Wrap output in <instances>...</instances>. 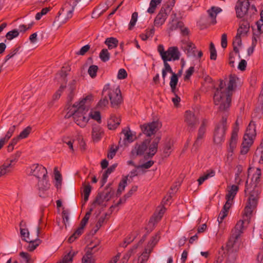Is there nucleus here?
I'll return each mask as SVG.
<instances>
[{
	"label": "nucleus",
	"instance_id": "nucleus-19",
	"mask_svg": "<svg viewBox=\"0 0 263 263\" xmlns=\"http://www.w3.org/2000/svg\"><path fill=\"white\" fill-rule=\"evenodd\" d=\"M239 131V126H234L231 139L229 143V147L228 151L229 153H233L234 149L235 148L237 142L238 133Z\"/></svg>",
	"mask_w": 263,
	"mask_h": 263
},
{
	"label": "nucleus",
	"instance_id": "nucleus-47",
	"mask_svg": "<svg viewBox=\"0 0 263 263\" xmlns=\"http://www.w3.org/2000/svg\"><path fill=\"white\" fill-rule=\"evenodd\" d=\"M20 233L23 240L25 241H29V239H30L29 232L27 229L21 228Z\"/></svg>",
	"mask_w": 263,
	"mask_h": 263
},
{
	"label": "nucleus",
	"instance_id": "nucleus-36",
	"mask_svg": "<svg viewBox=\"0 0 263 263\" xmlns=\"http://www.w3.org/2000/svg\"><path fill=\"white\" fill-rule=\"evenodd\" d=\"M118 40L113 37H108L106 39L104 43L108 46L109 49H111L117 47Z\"/></svg>",
	"mask_w": 263,
	"mask_h": 263
},
{
	"label": "nucleus",
	"instance_id": "nucleus-15",
	"mask_svg": "<svg viewBox=\"0 0 263 263\" xmlns=\"http://www.w3.org/2000/svg\"><path fill=\"white\" fill-rule=\"evenodd\" d=\"M158 125L159 123L158 122H152L141 125V128L144 134L150 137L157 132Z\"/></svg>",
	"mask_w": 263,
	"mask_h": 263
},
{
	"label": "nucleus",
	"instance_id": "nucleus-40",
	"mask_svg": "<svg viewBox=\"0 0 263 263\" xmlns=\"http://www.w3.org/2000/svg\"><path fill=\"white\" fill-rule=\"evenodd\" d=\"M245 134H247L253 137H254L256 135L255 130V124L252 121H251L249 124L247 128Z\"/></svg>",
	"mask_w": 263,
	"mask_h": 263
},
{
	"label": "nucleus",
	"instance_id": "nucleus-27",
	"mask_svg": "<svg viewBox=\"0 0 263 263\" xmlns=\"http://www.w3.org/2000/svg\"><path fill=\"white\" fill-rule=\"evenodd\" d=\"M227 248L228 251V257L226 263H234L237 256L236 253L238 250H235L232 248H229L228 246V244H227Z\"/></svg>",
	"mask_w": 263,
	"mask_h": 263
},
{
	"label": "nucleus",
	"instance_id": "nucleus-13",
	"mask_svg": "<svg viewBox=\"0 0 263 263\" xmlns=\"http://www.w3.org/2000/svg\"><path fill=\"white\" fill-rule=\"evenodd\" d=\"M208 124V120L204 119L202 120L201 124L198 131V136L196 141L194 143V147L196 148L201 145L202 143V139L206 131V127Z\"/></svg>",
	"mask_w": 263,
	"mask_h": 263
},
{
	"label": "nucleus",
	"instance_id": "nucleus-35",
	"mask_svg": "<svg viewBox=\"0 0 263 263\" xmlns=\"http://www.w3.org/2000/svg\"><path fill=\"white\" fill-rule=\"evenodd\" d=\"M178 82V78L177 74L175 73L172 74L171 77V80L170 82V85L171 89V91L175 94L176 86Z\"/></svg>",
	"mask_w": 263,
	"mask_h": 263
},
{
	"label": "nucleus",
	"instance_id": "nucleus-38",
	"mask_svg": "<svg viewBox=\"0 0 263 263\" xmlns=\"http://www.w3.org/2000/svg\"><path fill=\"white\" fill-rule=\"evenodd\" d=\"M109 185L110 184H108L105 188L104 191L102 192L104 195L103 199L106 201H108L114 194L113 190L111 188L109 187Z\"/></svg>",
	"mask_w": 263,
	"mask_h": 263
},
{
	"label": "nucleus",
	"instance_id": "nucleus-60",
	"mask_svg": "<svg viewBox=\"0 0 263 263\" xmlns=\"http://www.w3.org/2000/svg\"><path fill=\"white\" fill-rule=\"evenodd\" d=\"M78 252L70 251L67 253V263H72L73 257L77 254Z\"/></svg>",
	"mask_w": 263,
	"mask_h": 263
},
{
	"label": "nucleus",
	"instance_id": "nucleus-18",
	"mask_svg": "<svg viewBox=\"0 0 263 263\" xmlns=\"http://www.w3.org/2000/svg\"><path fill=\"white\" fill-rule=\"evenodd\" d=\"M149 140H145L141 144H137L135 148L132 151V155L134 156L142 155L147 149L148 145L149 144Z\"/></svg>",
	"mask_w": 263,
	"mask_h": 263
},
{
	"label": "nucleus",
	"instance_id": "nucleus-42",
	"mask_svg": "<svg viewBox=\"0 0 263 263\" xmlns=\"http://www.w3.org/2000/svg\"><path fill=\"white\" fill-rule=\"evenodd\" d=\"M99 57L102 61L106 62L110 59V53L107 49L104 48L101 51Z\"/></svg>",
	"mask_w": 263,
	"mask_h": 263
},
{
	"label": "nucleus",
	"instance_id": "nucleus-7",
	"mask_svg": "<svg viewBox=\"0 0 263 263\" xmlns=\"http://www.w3.org/2000/svg\"><path fill=\"white\" fill-rule=\"evenodd\" d=\"M184 122L189 132L194 130L199 123V118L191 110H186L184 114Z\"/></svg>",
	"mask_w": 263,
	"mask_h": 263
},
{
	"label": "nucleus",
	"instance_id": "nucleus-20",
	"mask_svg": "<svg viewBox=\"0 0 263 263\" xmlns=\"http://www.w3.org/2000/svg\"><path fill=\"white\" fill-rule=\"evenodd\" d=\"M50 184L48 180L47 175L45 177H42L41 179H39L38 186L40 197L43 198L46 197V195H41V191H47L50 188Z\"/></svg>",
	"mask_w": 263,
	"mask_h": 263
},
{
	"label": "nucleus",
	"instance_id": "nucleus-51",
	"mask_svg": "<svg viewBox=\"0 0 263 263\" xmlns=\"http://www.w3.org/2000/svg\"><path fill=\"white\" fill-rule=\"evenodd\" d=\"M138 13L135 12L132 14V18L129 24L128 29L131 30L136 25L138 19Z\"/></svg>",
	"mask_w": 263,
	"mask_h": 263
},
{
	"label": "nucleus",
	"instance_id": "nucleus-1",
	"mask_svg": "<svg viewBox=\"0 0 263 263\" xmlns=\"http://www.w3.org/2000/svg\"><path fill=\"white\" fill-rule=\"evenodd\" d=\"M238 78L234 74H230L228 87L222 80H220L219 86L216 88L213 100L214 104L219 105V111H227L231 103L232 91L236 86V80Z\"/></svg>",
	"mask_w": 263,
	"mask_h": 263
},
{
	"label": "nucleus",
	"instance_id": "nucleus-48",
	"mask_svg": "<svg viewBox=\"0 0 263 263\" xmlns=\"http://www.w3.org/2000/svg\"><path fill=\"white\" fill-rule=\"evenodd\" d=\"M107 216V214L105 213L104 216H101L99 218L98 222L96 224V229L95 230V233H96L99 230V229L102 227L103 224L105 222V219Z\"/></svg>",
	"mask_w": 263,
	"mask_h": 263
},
{
	"label": "nucleus",
	"instance_id": "nucleus-39",
	"mask_svg": "<svg viewBox=\"0 0 263 263\" xmlns=\"http://www.w3.org/2000/svg\"><path fill=\"white\" fill-rule=\"evenodd\" d=\"M162 0H151L149 4V7L147 9V12L153 14L155 12L157 5L161 3Z\"/></svg>",
	"mask_w": 263,
	"mask_h": 263
},
{
	"label": "nucleus",
	"instance_id": "nucleus-8",
	"mask_svg": "<svg viewBox=\"0 0 263 263\" xmlns=\"http://www.w3.org/2000/svg\"><path fill=\"white\" fill-rule=\"evenodd\" d=\"M92 210V209L91 208L89 211L86 213L85 215L81 221L79 227L69 237L68 239L69 242L71 243L74 241L83 233L84 228L87 223Z\"/></svg>",
	"mask_w": 263,
	"mask_h": 263
},
{
	"label": "nucleus",
	"instance_id": "nucleus-31",
	"mask_svg": "<svg viewBox=\"0 0 263 263\" xmlns=\"http://www.w3.org/2000/svg\"><path fill=\"white\" fill-rule=\"evenodd\" d=\"M183 26L184 24L182 22L173 20L172 21L170 22L168 24V32L170 33L171 32L180 27H183Z\"/></svg>",
	"mask_w": 263,
	"mask_h": 263
},
{
	"label": "nucleus",
	"instance_id": "nucleus-28",
	"mask_svg": "<svg viewBox=\"0 0 263 263\" xmlns=\"http://www.w3.org/2000/svg\"><path fill=\"white\" fill-rule=\"evenodd\" d=\"M83 189H82V194L83 195V199L82 200V205H84L86 202L88 201L89 196L90 195L91 191V186L89 184L86 185L85 184H83Z\"/></svg>",
	"mask_w": 263,
	"mask_h": 263
},
{
	"label": "nucleus",
	"instance_id": "nucleus-32",
	"mask_svg": "<svg viewBox=\"0 0 263 263\" xmlns=\"http://www.w3.org/2000/svg\"><path fill=\"white\" fill-rule=\"evenodd\" d=\"M117 166V164L115 163L110 166L104 173L102 175V178L101 180V186H103L106 182L108 175L113 172L116 167Z\"/></svg>",
	"mask_w": 263,
	"mask_h": 263
},
{
	"label": "nucleus",
	"instance_id": "nucleus-45",
	"mask_svg": "<svg viewBox=\"0 0 263 263\" xmlns=\"http://www.w3.org/2000/svg\"><path fill=\"white\" fill-rule=\"evenodd\" d=\"M122 134L124 135V141L126 140L129 142H132L133 141V135L130 130H127L126 129H123L122 132Z\"/></svg>",
	"mask_w": 263,
	"mask_h": 263
},
{
	"label": "nucleus",
	"instance_id": "nucleus-2",
	"mask_svg": "<svg viewBox=\"0 0 263 263\" xmlns=\"http://www.w3.org/2000/svg\"><path fill=\"white\" fill-rule=\"evenodd\" d=\"M261 171L257 168L251 178V182L248 184L246 181L245 192H250L247 204L245 207L246 215H249L256 208L261 192Z\"/></svg>",
	"mask_w": 263,
	"mask_h": 263
},
{
	"label": "nucleus",
	"instance_id": "nucleus-54",
	"mask_svg": "<svg viewBox=\"0 0 263 263\" xmlns=\"http://www.w3.org/2000/svg\"><path fill=\"white\" fill-rule=\"evenodd\" d=\"M19 32L17 30L13 29L11 31H9L6 35V38L9 40H11L14 37L18 36Z\"/></svg>",
	"mask_w": 263,
	"mask_h": 263
},
{
	"label": "nucleus",
	"instance_id": "nucleus-33",
	"mask_svg": "<svg viewBox=\"0 0 263 263\" xmlns=\"http://www.w3.org/2000/svg\"><path fill=\"white\" fill-rule=\"evenodd\" d=\"M215 171L214 170L210 169L206 171L204 175L199 178L198 182L199 185H201L205 180L214 176Z\"/></svg>",
	"mask_w": 263,
	"mask_h": 263
},
{
	"label": "nucleus",
	"instance_id": "nucleus-26",
	"mask_svg": "<svg viewBox=\"0 0 263 263\" xmlns=\"http://www.w3.org/2000/svg\"><path fill=\"white\" fill-rule=\"evenodd\" d=\"M238 186L236 185H233L231 186L230 190L228 191V193L226 196V202L232 203L234 198L238 191Z\"/></svg>",
	"mask_w": 263,
	"mask_h": 263
},
{
	"label": "nucleus",
	"instance_id": "nucleus-61",
	"mask_svg": "<svg viewBox=\"0 0 263 263\" xmlns=\"http://www.w3.org/2000/svg\"><path fill=\"white\" fill-rule=\"evenodd\" d=\"M90 46L89 45H86L83 46L79 51L77 52V55H84L90 49Z\"/></svg>",
	"mask_w": 263,
	"mask_h": 263
},
{
	"label": "nucleus",
	"instance_id": "nucleus-41",
	"mask_svg": "<svg viewBox=\"0 0 263 263\" xmlns=\"http://www.w3.org/2000/svg\"><path fill=\"white\" fill-rule=\"evenodd\" d=\"M127 177H125L120 182L117 192V196H120L122 192L124 190L125 187L127 185Z\"/></svg>",
	"mask_w": 263,
	"mask_h": 263
},
{
	"label": "nucleus",
	"instance_id": "nucleus-25",
	"mask_svg": "<svg viewBox=\"0 0 263 263\" xmlns=\"http://www.w3.org/2000/svg\"><path fill=\"white\" fill-rule=\"evenodd\" d=\"M160 140V138L159 137H157L153 140L152 144L149 146V152L147 154L148 157L152 158L156 153Z\"/></svg>",
	"mask_w": 263,
	"mask_h": 263
},
{
	"label": "nucleus",
	"instance_id": "nucleus-50",
	"mask_svg": "<svg viewBox=\"0 0 263 263\" xmlns=\"http://www.w3.org/2000/svg\"><path fill=\"white\" fill-rule=\"evenodd\" d=\"M210 59L212 60H216L217 58V51L214 44L212 42L210 44Z\"/></svg>",
	"mask_w": 263,
	"mask_h": 263
},
{
	"label": "nucleus",
	"instance_id": "nucleus-44",
	"mask_svg": "<svg viewBox=\"0 0 263 263\" xmlns=\"http://www.w3.org/2000/svg\"><path fill=\"white\" fill-rule=\"evenodd\" d=\"M88 117H89V119L91 118V119L96 120L99 123H100L101 122V114L99 111H91L89 113Z\"/></svg>",
	"mask_w": 263,
	"mask_h": 263
},
{
	"label": "nucleus",
	"instance_id": "nucleus-4",
	"mask_svg": "<svg viewBox=\"0 0 263 263\" xmlns=\"http://www.w3.org/2000/svg\"><path fill=\"white\" fill-rule=\"evenodd\" d=\"M251 215L252 213L249 215H246L245 213V209H244L243 220H240L237 222L234 229L232 230L231 236L227 242L228 246L229 248H232L235 250H239L240 246V241H239V238L241 233H243L244 222L250 219Z\"/></svg>",
	"mask_w": 263,
	"mask_h": 263
},
{
	"label": "nucleus",
	"instance_id": "nucleus-63",
	"mask_svg": "<svg viewBox=\"0 0 263 263\" xmlns=\"http://www.w3.org/2000/svg\"><path fill=\"white\" fill-rule=\"evenodd\" d=\"M194 72V67L193 66L190 67L185 72V74L184 77V81H187L190 79V77Z\"/></svg>",
	"mask_w": 263,
	"mask_h": 263
},
{
	"label": "nucleus",
	"instance_id": "nucleus-22",
	"mask_svg": "<svg viewBox=\"0 0 263 263\" xmlns=\"http://www.w3.org/2000/svg\"><path fill=\"white\" fill-rule=\"evenodd\" d=\"M180 56V53L177 47H170L166 50V59H170V61L172 60L174 61L178 60Z\"/></svg>",
	"mask_w": 263,
	"mask_h": 263
},
{
	"label": "nucleus",
	"instance_id": "nucleus-17",
	"mask_svg": "<svg viewBox=\"0 0 263 263\" xmlns=\"http://www.w3.org/2000/svg\"><path fill=\"white\" fill-rule=\"evenodd\" d=\"M61 208H57V216L55 219V223L60 230H63L64 226H66V211L64 208L61 211Z\"/></svg>",
	"mask_w": 263,
	"mask_h": 263
},
{
	"label": "nucleus",
	"instance_id": "nucleus-6",
	"mask_svg": "<svg viewBox=\"0 0 263 263\" xmlns=\"http://www.w3.org/2000/svg\"><path fill=\"white\" fill-rule=\"evenodd\" d=\"M227 116H222L221 121L215 127L214 132L213 141L219 144L224 141L225 132L227 130Z\"/></svg>",
	"mask_w": 263,
	"mask_h": 263
},
{
	"label": "nucleus",
	"instance_id": "nucleus-3",
	"mask_svg": "<svg viewBox=\"0 0 263 263\" xmlns=\"http://www.w3.org/2000/svg\"><path fill=\"white\" fill-rule=\"evenodd\" d=\"M103 99H101L98 103V106L99 107H103L108 104L107 97H108L111 105L112 107L118 106L122 102L121 91L119 88H111L110 85L107 84L105 85L102 92Z\"/></svg>",
	"mask_w": 263,
	"mask_h": 263
},
{
	"label": "nucleus",
	"instance_id": "nucleus-23",
	"mask_svg": "<svg viewBox=\"0 0 263 263\" xmlns=\"http://www.w3.org/2000/svg\"><path fill=\"white\" fill-rule=\"evenodd\" d=\"M121 119L115 115H111L108 120L107 126L109 129L114 130L120 125Z\"/></svg>",
	"mask_w": 263,
	"mask_h": 263
},
{
	"label": "nucleus",
	"instance_id": "nucleus-29",
	"mask_svg": "<svg viewBox=\"0 0 263 263\" xmlns=\"http://www.w3.org/2000/svg\"><path fill=\"white\" fill-rule=\"evenodd\" d=\"M232 203L226 202L223 206V208L219 214L218 221L219 223L222 222V220L228 215L229 210L230 209Z\"/></svg>",
	"mask_w": 263,
	"mask_h": 263
},
{
	"label": "nucleus",
	"instance_id": "nucleus-46",
	"mask_svg": "<svg viewBox=\"0 0 263 263\" xmlns=\"http://www.w3.org/2000/svg\"><path fill=\"white\" fill-rule=\"evenodd\" d=\"M32 130V127L30 126L26 127L20 134L18 135L21 139H25L30 134Z\"/></svg>",
	"mask_w": 263,
	"mask_h": 263
},
{
	"label": "nucleus",
	"instance_id": "nucleus-11",
	"mask_svg": "<svg viewBox=\"0 0 263 263\" xmlns=\"http://www.w3.org/2000/svg\"><path fill=\"white\" fill-rule=\"evenodd\" d=\"M29 175L35 176L38 179H41L47 175L46 168L42 165L33 164L29 167Z\"/></svg>",
	"mask_w": 263,
	"mask_h": 263
},
{
	"label": "nucleus",
	"instance_id": "nucleus-30",
	"mask_svg": "<svg viewBox=\"0 0 263 263\" xmlns=\"http://www.w3.org/2000/svg\"><path fill=\"white\" fill-rule=\"evenodd\" d=\"M221 9L219 7H212L210 9L208 10L209 16L212 19V23L215 24L216 23V17L217 14L221 11Z\"/></svg>",
	"mask_w": 263,
	"mask_h": 263
},
{
	"label": "nucleus",
	"instance_id": "nucleus-34",
	"mask_svg": "<svg viewBox=\"0 0 263 263\" xmlns=\"http://www.w3.org/2000/svg\"><path fill=\"white\" fill-rule=\"evenodd\" d=\"M27 242L29 243L27 247V250L28 251L31 252L34 251L36 247L41 243L42 240L37 238L34 240H30V239H29V241H27Z\"/></svg>",
	"mask_w": 263,
	"mask_h": 263
},
{
	"label": "nucleus",
	"instance_id": "nucleus-16",
	"mask_svg": "<svg viewBox=\"0 0 263 263\" xmlns=\"http://www.w3.org/2000/svg\"><path fill=\"white\" fill-rule=\"evenodd\" d=\"M253 138L247 134H245L243 141L241 144L240 153L242 155L246 154L249 151L250 147L253 143Z\"/></svg>",
	"mask_w": 263,
	"mask_h": 263
},
{
	"label": "nucleus",
	"instance_id": "nucleus-21",
	"mask_svg": "<svg viewBox=\"0 0 263 263\" xmlns=\"http://www.w3.org/2000/svg\"><path fill=\"white\" fill-rule=\"evenodd\" d=\"M196 48L195 44L191 42H183L182 45V49L188 57L196 55Z\"/></svg>",
	"mask_w": 263,
	"mask_h": 263
},
{
	"label": "nucleus",
	"instance_id": "nucleus-53",
	"mask_svg": "<svg viewBox=\"0 0 263 263\" xmlns=\"http://www.w3.org/2000/svg\"><path fill=\"white\" fill-rule=\"evenodd\" d=\"M16 126L13 125L11 126L8 132H7L5 136L3 138H2L4 140H5L7 142L8 141V140L10 139V138L12 137L13 135L15 130Z\"/></svg>",
	"mask_w": 263,
	"mask_h": 263
},
{
	"label": "nucleus",
	"instance_id": "nucleus-14",
	"mask_svg": "<svg viewBox=\"0 0 263 263\" xmlns=\"http://www.w3.org/2000/svg\"><path fill=\"white\" fill-rule=\"evenodd\" d=\"M20 156L21 153L17 152L14 158L10 160L9 162H6L0 166V177L11 172V168L13 166V163L17 161Z\"/></svg>",
	"mask_w": 263,
	"mask_h": 263
},
{
	"label": "nucleus",
	"instance_id": "nucleus-24",
	"mask_svg": "<svg viewBox=\"0 0 263 263\" xmlns=\"http://www.w3.org/2000/svg\"><path fill=\"white\" fill-rule=\"evenodd\" d=\"M77 81L73 80L69 82L68 85V96L67 98L68 102H71L76 93Z\"/></svg>",
	"mask_w": 263,
	"mask_h": 263
},
{
	"label": "nucleus",
	"instance_id": "nucleus-49",
	"mask_svg": "<svg viewBox=\"0 0 263 263\" xmlns=\"http://www.w3.org/2000/svg\"><path fill=\"white\" fill-rule=\"evenodd\" d=\"M20 255L25 263H33V261L29 253L22 252L20 253Z\"/></svg>",
	"mask_w": 263,
	"mask_h": 263
},
{
	"label": "nucleus",
	"instance_id": "nucleus-56",
	"mask_svg": "<svg viewBox=\"0 0 263 263\" xmlns=\"http://www.w3.org/2000/svg\"><path fill=\"white\" fill-rule=\"evenodd\" d=\"M50 10V7H45L42 9L41 12H38L35 15V19L40 20L42 16L46 14Z\"/></svg>",
	"mask_w": 263,
	"mask_h": 263
},
{
	"label": "nucleus",
	"instance_id": "nucleus-62",
	"mask_svg": "<svg viewBox=\"0 0 263 263\" xmlns=\"http://www.w3.org/2000/svg\"><path fill=\"white\" fill-rule=\"evenodd\" d=\"M103 198H104L103 194L102 193H99L97 195L93 203H97L98 205H101L104 201H105V200Z\"/></svg>",
	"mask_w": 263,
	"mask_h": 263
},
{
	"label": "nucleus",
	"instance_id": "nucleus-37",
	"mask_svg": "<svg viewBox=\"0 0 263 263\" xmlns=\"http://www.w3.org/2000/svg\"><path fill=\"white\" fill-rule=\"evenodd\" d=\"M54 177L55 180V186L58 189L61 186L62 179V175L58 171L57 167L54 168Z\"/></svg>",
	"mask_w": 263,
	"mask_h": 263
},
{
	"label": "nucleus",
	"instance_id": "nucleus-64",
	"mask_svg": "<svg viewBox=\"0 0 263 263\" xmlns=\"http://www.w3.org/2000/svg\"><path fill=\"white\" fill-rule=\"evenodd\" d=\"M159 238V236L158 234L155 235V236L152 237L151 240L149 241L148 245L150 246L151 248H153L154 247L157 243Z\"/></svg>",
	"mask_w": 263,
	"mask_h": 263
},
{
	"label": "nucleus",
	"instance_id": "nucleus-55",
	"mask_svg": "<svg viewBox=\"0 0 263 263\" xmlns=\"http://www.w3.org/2000/svg\"><path fill=\"white\" fill-rule=\"evenodd\" d=\"M56 79L59 81H64L66 79V69L64 67H63L60 72L57 74Z\"/></svg>",
	"mask_w": 263,
	"mask_h": 263
},
{
	"label": "nucleus",
	"instance_id": "nucleus-12",
	"mask_svg": "<svg viewBox=\"0 0 263 263\" xmlns=\"http://www.w3.org/2000/svg\"><path fill=\"white\" fill-rule=\"evenodd\" d=\"M73 118L75 123L81 127H84L89 120V117L86 116L87 112H81L73 110Z\"/></svg>",
	"mask_w": 263,
	"mask_h": 263
},
{
	"label": "nucleus",
	"instance_id": "nucleus-57",
	"mask_svg": "<svg viewBox=\"0 0 263 263\" xmlns=\"http://www.w3.org/2000/svg\"><path fill=\"white\" fill-rule=\"evenodd\" d=\"M163 61L164 62V68L162 69V70H164L172 74L174 73L175 72L173 71L171 66L168 63H167V61H170V59H166L164 58Z\"/></svg>",
	"mask_w": 263,
	"mask_h": 263
},
{
	"label": "nucleus",
	"instance_id": "nucleus-43",
	"mask_svg": "<svg viewBox=\"0 0 263 263\" xmlns=\"http://www.w3.org/2000/svg\"><path fill=\"white\" fill-rule=\"evenodd\" d=\"M154 32L155 29L154 27H153L150 29H146L145 30V33L141 34L140 36L143 41H146L149 37L152 36L154 34Z\"/></svg>",
	"mask_w": 263,
	"mask_h": 263
},
{
	"label": "nucleus",
	"instance_id": "nucleus-52",
	"mask_svg": "<svg viewBox=\"0 0 263 263\" xmlns=\"http://www.w3.org/2000/svg\"><path fill=\"white\" fill-rule=\"evenodd\" d=\"M98 67L97 65H91L88 69V73L89 75L92 78H94L97 76V72L98 70Z\"/></svg>",
	"mask_w": 263,
	"mask_h": 263
},
{
	"label": "nucleus",
	"instance_id": "nucleus-59",
	"mask_svg": "<svg viewBox=\"0 0 263 263\" xmlns=\"http://www.w3.org/2000/svg\"><path fill=\"white\" fill-rule=\"evenodd\" d=\"M20 48V47H18L14 49L13 50H12L9 54L7 55L5 57L4 62L6 63L10 59L13 57L18 51L19 49Z\"/></svg>",
	"mask_w": 263,
	"mask_h": 263
},
{
	"label": "nucleus",
	"instance_id": "nucleus-58",
	"mask_svg": "<svg viewBox=\"0 0 263 263\" xmlns=\"http://www.w3.org/2000/svg\"><path fill=\"white\" fill-rule=\"evenodd\" d=\"M82 263H94L91 253H86L82 258Z\"/></svg>",
	"mask_w": 263,
	"mask_h": 263
},
{
	"label": "nucleus",
	"instance_id": "nucleus-9",
	"mask_svg": "<svg viewBox=\"0 0 263 263\" xmlns=\"http://www.w3.org/2000/svg\"><path fill=\"white\" fill-rule=\"evenodd\" d=\"M250 7V4L249 1L238 0L235 7L237 17L238 18L244 17L247 15Z\"/></svg>",
	"mask_w": 263,
	"mask_h": 263
},
{
	"label": "nucleus",
	"instance_id": "nucleus-10",
	"mask_svg": "<svg viewBox=\"0 0 263 263\" xmlns=\"http://www.w3.org/2000/svg\"><path fill=\"white\" fill-rule=\"evenodd\" d=\"M92 100V96L88 95L81 100L79 103H74L72 107L73 110H77L81 112H87L89 109L90 102Z\"/></svg>",
	"mask_w": 263,
	"mask_h": 263
},
{
	"label": "nucleus",
	"instance_id": "nucleus-5",
	"mask_svg": "<svg viewBox=\"0 0 263 263\" xmlns=\"http://www.w3.org/2000/svg\"><path fill=\"white\" fill-rule=\"evenodd\" d=\"M175 0H169L160 9L159 13L155 18L154 24L156 27L162 26L165 22L168 14L174 6Z\"/></svg>",
	"mask_w": 263,
	"mask_h": 263
}]
</instances>
